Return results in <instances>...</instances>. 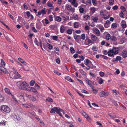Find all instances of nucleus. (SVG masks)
I'll return each instance as SVG.
<instances>
[{
	"label": "nucleus",
	"mask_w": 127,
	"mask_h": 127,
	"mask_svg": "<svg viewBox=\"0 0 127 127\" xmlns=\"http://www.w3.org/2000/svg\"><path fill=\"white\" fill-rule=\"evenodd\" d=\"M80 37H81V39L83 40L85 39L86 38V36L85 34L84 33L82 34L81 35Z\"/></svg>",
	"instance_id": "obj_46"
},
{
	"label": "nucleus",
	"mask_w": 127,
	"mask_h": 127,
	"mask_svg": "<svg viewBox=\"0 0 127 127\" xmlns=\"http://www.w3.org/2000/svg\"><path fill=\"white\" fill-rule=\"evenodd\" d=\"M55 20L56 21L59 22L61 21V19L60 16H55Z\"/></svg>",
	"instance_id": "obj_28"
},
{
	"label": "nucleus",
	"mask_w": 127,
	"mask_h": 127,
	"mask_svg": "<svg viewBox=\"0 0 127 127\" xmlns=\"http://www.w3.org/2000/svg\"><path fill=\"white\" fill-rule=\"evenodd\" d=\"M114 2V0H109V4L111 5H112Z\"/></svg>",
	"instance_id": "obj_52"
},
{
	"label": "nucleus",
	"mask_w": 127,
	"mask_h": 127,
	"mask_svg": "<svg viewBox=\"0 0 127 127\" xmlns=\"http://www.w3.org/2000/svg\"><path fill=\"white\" fill-rule=\"evenodd\" d=\"M110 21L108 20H107L105 21V23L104 24V26L106 28H108L109 26V24Z\"/></svg>",
	"instance_id": "obj_26"
},
{
	"label": "nucleus",
	"mask_w": 127,
	"mask_h": 127,
	"mask_svg": "<svg viewBox=\"0 0 127 127\" xmlns=\"http://www.w3.org/2000/svg\"><path fill=\"white\" fill-rule=\"evenodd\" d=\"M96 79L98 81V82L100 84H102L103 82V79L99 77H97Z\"/></svg>",
	"instance_id": "obj_19"
},
{
	"label": "nucleus",
	"mask_w": 127,
	"mask_h": 127,
	"mask_svg": "<svg viewBox=\"0 0 127 127\" xmlns=\"http://www.w3.org/2000/svg\"><path fill=\"white\" fill-rule=\"evenodd\" d=\"M100 56H101L103 59L106 60H107L108 58V57L104 55H100Z\"/></svg>",
	"instance_id": "obj_60"
},
{
	"label": "nucleus",
	"mask_w": 127,
	"mask_h": 127,
	"mask_svg": "<svg viewBox=\"0 0 127 127\" xmlns=\"http://www.w3.org/2000/svg\"><path fill=\"white\" fill-rule=\"evenodd\" d=\"M98 73L100 76L101 77L104 76L105 74L102 71L99 72Z\"/></svg>",
	"instance_id": "obj_44"
},
{
	"label": "nucleus",
	"mask_w": 127,
	"mask_h": 127,
	"mask_svg": "<svg viewBox=\"0 0 127 127\" xmlns=\"http://www.w3.org/2000/svg\"><path fill=\"white\" fill-rule=\"evenodd\" d=\"M44 26H46V25H47L49 23V22L47 19L45 18L41 21Z\"/></svg>",
	"instance_id": "obj_23"
},
{
	"label": "nucleus",
	"mask_w": 127,
	"mask_h": 127,
	"mask_svg": "<svg viewBox=\"0 0 127 127\" xmlns=\"http://www.w3.org/2000/svg\"><path fill=\"white\" fill-rule=\"evenodd\" d=\"M72 32V30L71 29H69L67 31V33L69 34H71Z\"/></svg>",
	"instance_id": "obj_47"
},
{
	"label": "nucleus",
	"mask_w": 127,
	"mask_h": 127,
	"mask_svg": "<svg viewBox=\"0 0 127 127\" xmlns=\"http://www.w3.org/2000/svg\"><path fill=\"white\" fill-rule=\"evenodd\" d=\"M121 25L123 28H125L127 27V25L125 21L123 20L121 23Z\"/></svg>",
	"instance_id": "obj_20"
},
{
	"label": "nucleus",
	"mask_w": 127,
	"mask_h": 127,
	"mask_svg": "<svg viewBox=\"0 0 127 127\" xmlns=\"http://www.w3.org/2000/svg\"><path fill=\"white\" fill-rule=\"evenodd\" d=\"M109 93L108 92H105L104 91H102L100 92L99 95L100 97H104L108 96Z\"/></svg>",
	"instance_id": "obj_7"
},
{
	"label": "nucleus",
	"mask_w": 127,
	"mask_h": 127,
	"mask_svg": "<svg viewBox=\"0 0 127 127\" xmlns=\"http://www.w3.org/2000/svg\"><path fill=\"white\" fill-rule=\"evenodd\" d=\"M0 70L5 74H8V71H7L6 68L0 66Z\"/></svg>",
	"instance_id": "obj_12"
},
{
	"label": "nucleus",
	"mask_w": 127,
	"mask_h": 127,
	"mask_svg": "<svg viewBox=\"0 0 127 127\" xmlns=\"http://www.w3.org/2000/svg\"><path fill=\"white\" fill-rule=\"evenodd\" d=\"M33 92L35 93H37V91L33 87H32L31 89V92Z\"/></svg>",
	"instance_id": "obj_58"
},
{
	"label": "nucleus",
	"mask_w": 127,
	"mask_h": 127,
	"mask_svg": "<svg viewBox=\"0 0 127 127\" xmlns=\"http://www.w3.org/2000/svg\"><path fill=\"white\" fill-rule=\"evenodd\" d=\"M93 32L95 33L97 36H99L100 34V32L99 30L96 28H94L93 29Z\"/></svg>",
	"instance_id": "obj_8"
},
{
	"label": "nucleus",
	"mask_w": 127,
	"mask_h": 127,
	"mask_svg": "<svg viewBox=\"0 0 127 127\" xmlns=\"http://www.w3.org/2000/svg\"><path fill=\"white\" fill-rule=\"evenodd\" d=\"M32 88V87H28L27 88H26V90L28 91L29 92H31V89Z\"/></svg>",
	"instance_id": "obj_62"
},
{
	"label": "nucleus",
	"mask_w": 127,
	"mask_h": 127,
	"mask_svg": "<svg viewBox=\"0 0 127 127\" xmlns=\"http://www.w3.org/2000/svg\"><path fill=\"white\" fill-rule=\"evenodd\" d=\"M111 27L113 28H116L117 27V24L116 23H113L112 24Z\"/></svg>",
	"instance_id": "obj_64"
},
{
	"label": "nucleus",
	"mask_w": 127,
	"mask_h": 127,
	"mask_svg": "<svg viewBox=\"0 0 127 127\" xmlns=\"http://www.w3.org/2000/svg\"><path fill=\"white\" fill-rule=\"evenodd\" d=\"M70 51L71 53H74L75 50L73 47H70Z\"/></svg>",
	"instance_id": "obj_57"
},
{
	"label": "nucleus",
	"mask_w": 127,
	"mask_h": 127,
	"mask_svg": "<svg viewBox=\"0 0 127 127\" xmlns=\"http://www.w3.org/2000/svg\"><path fill=\"white\" fill-rule=\"evenodd\" d=\"M74 28H78L79 27V23L77 22H74Z\"/></svg>",
	"instance_id": "obj_36"
},
{
	"label": "nucleus",
	"mask_w": 127,
	"mask_h": 127,
	"mask_svg": "<svg viewBox=\"0 0 127 127\" xmlns=\"http://www.w3.org/2000/svg\"><path fill=\"white\" fill-rule=\"evenodd\" d=\"M83 115L85 116V117L88 120L90 121L91 120L90 118L89 117L88 115L86 113L84 112H82Z\"/></svg>",
	"instance_id": "obj_29"
},
{
	"label": "nucleus",
	"mask_w": 127,
	"mask_h": 127,
	"mask_svg": "<svg viewBox=\"0 0 127 127\" xmlns=\"http://www.w3.org/2000/svg\"><path fill=\"white\" fill-rule=\"evenodd\" d=\"M6 123V122H4L3 121H1L0 123V126H4L5 125V123Z\"/></svg>",
	"instance_id": "obj_50"
},
{
	"label": "nucleus",
	"mask_w": 127,
	"mask_h": 127,
	"mask_svg": "<svg viewBox=\"0 0 127 127\" xmlns=\"http://www.w3.org/2000/svg\"><path fill=\"white\" fill-rule=\"evenodd\" d=\"M116 59L117 61H120L121 60H122V58L120 56H117L116 57Z\"/></svg>",
	"instance_id": "obj_63"
},
{
	"label": "nucleus",
	"mask_w": 127,
	"mask_h": 127,
	"mask_svg": "<svg viewBox=\"0 0 127 127\" xmlns=\"http://www.w3.org/2000/svg\"><path fill=\"white\" fill-rule=\"evenodd\" d=\"M59 109V107H55L54 108H52L50 111L51 113H54L55 112L57 113V111Z\"/></svg>",
	"instance_id": "obj_14"
},
{
	"label": "nucleus",
	"mask_w": 127,
	"mask_h": 127,
	"mask_svg": "<svg viewBox=\"0 0 127 127\" xmlns=\"http://www.w3.org/2000/svg\"><path fill=\"white\" fill-rule=\"evenodd\" d=\"M13 73L15 75H12V72H10L9 74L10 77L15 79H17L19 78L21 76L20 74H19L17 71V69L13 67Z\"/></svg>",
	"instance_id": "obj_1"
},
{
	"label": "nucleus",
	"mask_w": 127,
	"mask_h": 127,
	"mask_svg": "<svg viewBox=\"0 0 127 127\" xmlns=\"http://www.w3.org/2000/svg\"><path fill=\"white\" fill-rule=\"evenodd\" d=\"M124 12V11H121L119 13V15L120 17L122 18H124V14L125 13Z\"/></svg>",
	"instance_id": "obj_37"
},
{
	"label": "nucleus",
	"mask_w": 127,
	"mask_h": 127,
	"mask_svg": "<svg viewBox=\"0 0 127 127\" xmlns=\"http://www.w3.org/2000/svg\"><path fill=\"white\" fill-rule=\"evenodd\" d=\"M86 82L87 84L90 86L91 87L93 86V85L95 83V82L94 81H91L88 80H86Z\"/></svg>",
	"instance_id": "obj_16"
},
{
	"label": "nucleus",
	"mask_w": 127,
	"mask_h": 127,
	"mask_svg": "<svg viewBox=\"0 0 127 127\" xmlns=\"http://www.w3.org/2000/svg\"><path fill=\"white\" fill-rule=\"evenodd\" d=\"M114 55H115L112 49H110L108 51V56L113 58L114 57Z\"/></svg>",
	"instance_id": "obj_9"
},
{
	"label": "nucleus",
	"mask_w": 127,
	"mask_h": 127,
	"mask_svg": "<svg viewBox=\"0 0 127 127\" xmlns=\"http://www.w3.org/2000/svg\"><path fill=\"white\" fill-rule=\"evenodd\" d=\"M97 38V37L94 34H92L91 35V38L93 42H94L96 40Z\"/></svg>",
	"instance_id": "obj_25"
},
{
	"label": "nucleus",
	"mask_w": 127,
	"mask_h": 127,
	"mask_svg": "<svg viewBox=\"0 0 127 127\" xmlns=\"http://www.w3.org/2000/svg\"><path fill=\"white\" fill-rule=\"evenodd\" d=\"M13 117L15 119H16V120H17V121L21 120V119L19 116H17L15 115H14L13 116Z\"/></svg>",
	"instance_id": "obj_33"
},
{
	"label": "nucleus",
	"mask_w": 127,
	"mask_h": 127,
	"mask_svg": "<svg viewBox=\"0 0 127 127\" xmlns=\"http://www.w3.org/2000/svg\"><path fill=\"white\" fill-rule=\"evenodd\" d=\"M4 98L3 96L0 93V101H4Z\"/></svg>",
	"instance_id": "obj_48"
},
{
	"label": "nucleus",
	"mask_w": 127,
	"mask_h": 127,
	"mask_svg": "<svg viewBox=\"0 0 127 127\" xmlns=\"http://www.w3.org/2000/svg\"><path fill=\"white\" fill-rule=\"evenodd\" d=\"M22 105L25 108H30L32 110L35 108L36 106L32 104L31 103H27L25 104H23Z\"/></svg>",
	"instance_id": "obj_4"
},
{
	"label": "nucleus",
	"mask_w": 127,
	"mask_h": 127,
	"mask_svg": "<svg viewBox=\"0 0 127 127\" xmlns=\"http://www.w3.org/2000/svg\"><path fill=\"white\" fill-rule=\"evenodd\" d=\"M47 5L49 7H53V2L51 1H49L47 3Z\"/></svg>",
	"instance_id": "obj_22"
},
{
	"label": "nucleus",
	"mask_w": 127,
	"mask_h": 127,
	"mask_svg": "<svg viewBox=\"0 0 127 127\" xmlns=\"http://www.w3.org/2000/svg\"><path fill=\"white\" fill-rule=\"evenodd\" d=\"M73 18L75 20H78V16L77 14L74 15L73 16Z\"/></svg>",
	"instance_id": "obj_45"
},
{
	"label": "nucleus",
	"mask_w": 127,
	"mask_h": 127,
	"mask_svg": "<svg viewBox=\"0 0 127 127\" xmlns=\"http://www.w3.org/2000/svg\"><path fill=\"white\" fill-rule=\"evenodd\" d=\"M26 96L31 101H34L36 100V98L32 95H26Z\"/></svg>",
	"instance_id": "obj_11"
},
{
	"label": "nucleus",
	"mask_w": 127,
	"mask_h": 127,
	"mask_svg": "<svg viewBox=\"0 0 127 127\" xmlns=\"http://www.w3.org/2000/svg\"><path fill=\"white\" fill-rule=\"evenodd\" d=\"M111 36L109 34H108L106 35L105 39L107 40H108L110 39H111Z\"/></svg>",
	"instance_id": "obj_35"
},
{
	"label": "nucleus",
	"mask_w": 127,
	"mask_h": 127,
	"mask_svg": "<svg viewBox=\"0 0 127 127\" xmlns=\"http://www.w3.org/2000/svg\"><path fill=\"white\" fill-rule=\"evenodd\" d=\"M18 60L20 62L23 64L25 65L26 64V63L24 60L20 58H18Z\"/></svg>",
	"instance_id": "obj_31"
},
{
	"label": "nucleus",
	"mask_w": 127,
	"mask_h": 127,
	"mask_svg": "<svg viewBox=\"0 0 127 127\" xmlns=\"http://www.w3.org/2000/svg\"><path fill=\"white\" fill-rule=\"evenodd\" d=\"M4 90L6 93L8 95H10L11 94V93L10 92V91L9 89L7 88H5L4 89Z\"/></svg>",
	"instance_id": "obj_32"
},
{
	"label": "nucleus",
	"mask_w": 127,
	"mask_h": 127,
	"mask_svg": "<svg viewBox=\"0 0 127 127\" xmlns=\"http://www.w3.org/2000/svg\"><path fill=\"white\" fill-rule=\"evenodd\" d=\"M60 32L63 33L65 31V27L63 25H61L60 27Z\"/></svg>",
	"instance_id": "obj_24"
},
{
	"label": "nucleus",
	"mask_w": 127,
	"mask_h": 127,
	"mask_svg": "<svg viewBox=\"0 0 127 127\" xmlns=\"http://www.w3.org/2000/svg\"><path fill=\"white\" fill-rule=\"evenodd\" d=\"M66 7L67 9L72 13L75 12V9L73 7H72L69 4H68L66 5Z\"/></svg>",
	"instance_id": "obj_6"
},
{
	"label": "nucleus",
	"mask_w": 127,
	"mask_h": 127,
	"mask_svg": "<svg viewBox=\"0 0 127 127\" xmlns=\"http://www.w3.org/2000/svg\"><path fill=\"white\" fill-rule=\"evenodd\" d=\"M117 40L116 37L114 36L111 37L110 42L111 44H114V42L116 41Z\"/></svg>",
	"instance_id": "obj_13"
},
{
	"label": "nucleus",
	"mask_w": 127,
	"mask_h": 127,
	"mask_svg": "<svg viewBox=\"0 0 127 127\" xmlns=\"http://www.w3.org/2000/svg\"><path fill=\"white\" fill-rule=\"evenodd\" d=\"M79 71L82 75H85L86 73L83 70L80 69L79 70Z\"/></svg>",
	"instance_id": "obj_43"
},
{
	"label": "nucleus",
	"mask_w": 127,
	"mask_h": 127,
	"mask_svg": "<svg viewBox=\"0 0 127 127\" xmlns=\"http://www.w3.org/2000/svg\"><path fill=\"white\" fill-rule=\"evenodd\" d=\"M79 10L80 12L81 13H83L84 11V8L82 7L81 6L79 7Z\"/></svg>",
	"instance_id": "obj_38"
},
{
	"label": "nucleus",
	"mask_w": 127,
	"mask_h": 127,
	"mask_svg": "<svg viewBox=\"0 0 127 127\" xmlns=\"http://www.w3.org/2000/svg\"><path fill=\"white\" fill-rule=\"evenodd\" d=\"M83 17L86 20H89L90 18V17L89 16L86 15L84 16Z\"/></svg>",
	"instance_id": "obj_41"
},
{
	"label": "nucleus",
	"mask_w": 127,
	"mask_h": 127,
	"mask_svg": "<svg viewBox=\"0 0 127 127\" xmlns=\"http://www.w3.org/2000/svg\"><path fill=\"white\" fill-rule=\"evenodd\" d=\"M1 65L3 66H5V63L4 62V61L2 59H1Z\"/></svg>",
	"instance_id": "obj_55"
},
{
	"label": "nucleus",
	"mask_w": 127,
	"mask_h": 127,
	"mask_svg": "<svg viewBox=\"0 0 127 127\" xmlns=\"http://www.w3.org/2000/svg\"><path fill=\"white\" fill-rule=\"evenodd\" d=\"M93 20L94 22H96L98 20V18L97 16H93L91 18Z\"/></svg>",
	"instance_id": "obj_27"
},
{
	"label": "nucleus",
	"mask_w": 127,
	"mask_h": 127,
	"mask_svg": "<svg viewBox=\"0 0 127 127\" xmlns=\"http://www.w3.org/2000/svg\"><path fill=\"white\" fill-rule=\"evenodd\" d=\"M91 10L92 12L93 13H94L96 10L95 9L94 7H92L91 8Z\"/></svg>",
	"instance_id": "obj_61"
},
{
	"label": "nucleus",
	"mask_w": 127,
	"mask_h": 127,
	"mask_svg": "<svg viewBox=\"0 0 127 127\" xmlns=\"http://www.w3.org/2000/svg\"><path fill=\"white\" fill-rule=\"evenodd\" d=\"M112 49L113 50L114 54L115 55L117 54L118 53L119 51L118 47H113Z\"/></svg>",
	"instance_id": "obj_17"
},
{
	"label": "nucleus",
	"mask_w": 127,
	"mask_h": 127,
	"mask_svg": "<svg viewBox=\"0 0 127 127\" xmlns=\"http://www.w3.org/2000/svg\"><path fill=\"white\" fill-rule=\"evenodd\" d=\"M122 55L124 58L127 57V51L126 50H124L123 51L122 53Z\"/></svg>",
	"instance_id": "obj_18"
},
{
	"label": "nucleus",
	"mask_w": 127,
	"mask_h": 127,
	"mask_svg": "<svg viewBox=\"0 0 127 127\" xmlns=\"http://www.w3.org/2000/svg\"><path fill=\"white\" fill-rule=\"evenodd\" d=\"M126 38L125 37H123L120 39V42L122 43H124L126 41Z\"/></svg>",
	"instance_id": "obj_39"
},
{
	"label": "nucleus",
	"mask_w": 127,
	"mask_h": 127,
	"mask_svg": "<svg viewBox=\"0 0 127 127\" xmlns=\"http://www.w3.org/2000/svg\"><path fill=\"white\" fill-rule=\"evenodd\" d=\"M53 16L52 15H49L48 16L49 19L50 21H53Z\"/></svg>",
	"instance_id": "obj_51"
},
{
	"label": "nucleus",
	"mask_w": 127,
	"mask_h": 127,
	"mask_svg": "<svg viewBox=\"0 0 127 127\" xmlns=\"http://www.w3.org/2000/svg\"><path fill=\"white\" fill-rule=\"evenodd\" d=\"M100 12V15L105 20L108 19L110 17L109 15L107 16V12L106 10H101Z\"/></svg>",
	"instance_id": "obj_3"
},
{
	"label": "nucleus",
	"mask_w": 127,
	"mask_h": 127,
	"mask_svg": "<svg viewBox=\"0 0 127 127\" xmlns=\"http://www.w3.org/2000/svg\"><path fill=\"white\" fill-rule=\"evenodd\" d=\"M92 91L95 94H96L98 90H97L96 89H95L93 87L92 88Z\"/></svg>",
	"instance_id": "obj_54"
},
{
	"label": "nucleus",
	"mask_w": 127,
	"mask_h": 127,
	"mask_svg": "<svg viewBox=\"0 0 127 127\" xmlns=\"http://www.w3.org/2000/svg\"><path fill=\"white\" fill-rule=\"evenodd\" d=\"M58 37L57 36H52V39L53 40L57 41Z\"/></svg>",
	"instance_id": "obj_56"
},
{
	"label": "nucleus",
	"mask_w": 127,
	"mask_h": 127,
	"mask_svg": "<svg viewBox=\"0 0 127 127\" xmlns=\"http://www.w3.org/2000/svg\"><path fill=\"white\" fill-rule=\"evenodd\" d=\"M17 85L20 88L25 90L26 88L29 86V85L25 81L23 82L19 81L17 82Z\"/></svg>",
	"instance_id": "obj_2"
},
{
	"label": "nucleus",
	"mask_w": 127,
	"mask_h": 127,
	"mask_svg": "<svg viewBox=\"0 0 127 127\" xmlns=\"http://www.w3.org/2000/svg\"><path fill=\"white\" fill-rule=\"evenodd\" d=\"M1 110L6 113H9L11 111L10 108L8 106L5 105L1 106Z\"/></svg>",
	"instance_id": "obj_5"
},
{
	"label": "nucleus",
	"mask_w": 127,
	"mask_h": 127,
	"mask_svg": "<svg viewBox=\"0 0 127 127\" xmlns=\"http://www.w3.org/2000/svg\"><path fill=\"white\" fill-rule=\"evenodd\" d=\"M97 1L96 0H92V3L93 5L96 6L97 4Z\"/></svg>",
	"instance_id": "obj_59"
},
{
	"label": "nucleus",
	"mask_w": 127,
	"mask_h": 127,
	"mask_svg": "<svg viewBox=\"0 0 127 127\" xmlns=\"http://www.w3.org/2000/svg\"><path fill=\"white\" fill-rule=\"evenodd\" d=\"M74 37L75 40L78 39L80 38V36L79 35H77L76 34H75L74 35Z\"/></svg>",
	"instance_id": "obj_42"
},
{
	"label": "nucleus",
	"mask_w": 127,
	"mask_h": 127,
	"mask_svg": "<svg viewBox=\"0 0 127 127\" xmlns=\"http://www.w3.org/2000/svg\"><path fill=\"white\" fill-rule=\"evenodd\" d=\"M71 4L75 7H77L78 5V3L76 1V0H73Z\"/></svg>",
	"instance_id": "obj_15"
},
{
	"label": "nucleus",
	"mask_w": 127,
	"mask_h": 127,
	"mask_svg": "<svg viewBox=\"0 0 127 127\" xmlns=\"http://www.w3.org/2000/svg\"><path fill=\"white\" fill-rule=\"evenodd\" d=\"M46 101H48L50 102H53V99L51 98L50 97H48L46 99Z\"/></svg>",
	"instance_id": "obj_49"
},
{
	"label": "nucleus",
	"mask_w": 127,
	"mask_h": 127,
	"mask_svg": "<svg viewBox=\"0 0 127 127\" xmlns=\"http://www.w3.org/2000/svg\"><path fill=\"white\" fill-rule=\"evenodd\" d=\"M65 80L69 81L70 82H73V81L71 77L69 76H66L65 77Z\"/></svg>",
	"instance_id": "obj_30"
},
{
	"label": "nucleus",
	"mask_w": 127,
	"mask_h": 127,
	"mask_svg": "<svg viewBox=\"0 0 127 127\" xmlns=\"http://www.w3.org/2000/svg\"><path fill=\"white\" fill-rule=\"evenodd\" d=\"M35 83V82L33 80H31L30 83V84L31 86H33Z\"/></svg>",
	"instance_id": "obj_53"
},
{
	"label": "nucleus",
	"mask_w": 127,
	"mask_h": 127,
	"mask_svg": "<svg viewBox=\"0 0 127 127\" xmlns=\"http://www.w3.org/2000/svg\"><path fill=\"white\" fill-rule=\"evenodd\" d=\"M84 44L85 45H88L90 43H93V41L88 38H86L84 42Z\"/></svg>",
	"instance_id": "obj_10"
},
{
	"label": "nucleus",
	"mask_w": 127,
	"mask_h": 127,
	"mask_svg": "<svg viewBox=\"0 0 127 127\" xmlns=\"http://www.w3.org/2000/svg\"><path fill=\"white\" fill-rule=\"evenodd\" d=\"M88 67H90V68L92 69L93 68H96V66H95L94 65L92 64V62L91 64H90V65L88 66Z\"/></svg>",
	"instance_id": "obj_34"
},
{
	"label": "nucleus",
	"mask_w": 127,
	"mask_h": 127,
	"mask_svg": "<svg viewBox=\"0 0 127 127\" xmlns=\"http://www.w3.org/2000/svg\"><path fill=\"white\" fill-rule=\"evenodd\" d=\"M46 45L47 47L50 50H51L53 48V46H52L50 44L47 43V44Z\"/></svg>",
	"instance_id": "obj_40"
},
{
	"label": "nucleus",
	"mask_w": 127,
	"mask_h": 127,
	"mask_svg": "<svg viewBox=\"0 0 127 127\" xmlns=\"http://www.w3.org/2000/svg\"><path fill=\"white\" fill-rule=\"evenodd\" d=\"M91 62L88 59H85L84 61V64L87 66L90 65V64H91Z\"/></svg>",
	"instance_id": "obj_21"
}]
</instances>
